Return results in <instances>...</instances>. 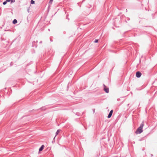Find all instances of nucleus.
Segmentation results:
<instances>
[{"label": "nucleus", "mask_w": 157, "mask_h": 157, "mask_svg": "<svg viewBox=\"0 0 157 157\" xmlns=\"http://www.w3.org/2000/svg\"><path fill=\"white\" fill-rule=\"evenodd\" d=\"M98 39H96L94 41V43H98Z\"/></svg>", "instance_id": "10"}, {"label": "nucleus", "mask_w": 157, "mask_h": 157, "mask_svg": "<svg viewBox=\"0 0 157 157\" xmlns=\"http://www.w3.org/2000/svg\"><path fill=\"white\" fill-rule=\"evenodd\" d=\"M141 73L140 71H137L136 73V76L137 78H140L141 75Z\"/></svg>", "instance_id": "3"}, {"label": "nucleus", "mask_w": 157, "mask_h": 157, "mask_svg": "<svg viewBox=\"0 0 157 157\" xmlns=\"http://www.w3.org/2000/svg\"><path fill=\"white\" fill-rule=\"evenodd\" d=\"M144 126V122L143 121L140 124V126L137 129L136 131V134L141 133L143 132L142 128Z\"/></svg>", "instance_id": "1"}, {"label": "nucleus", "mask_w": 157, "mask_h": 157, "mask_svg": "<svg viewBox=\"0 0 157 157\" xmlns=\"http://www.w3.org/2000/svg\"><path fill=\"white\" fill-rule=\"evenodd\" d=\"M129 105V104H128V105H128H128Z\"/></svg>", "instance_id": "18"}, {"label": "nucleus", "mask_w": 157, "mask_h": 157, "mask_svg": "<svg viewBox=\"0 0 157 157\" xmlns=\"http://www.w3.org/2000/svg\"><path fill=\"white\" fill-rule=\"evenodd\" d=\"M93 111L94 113V111H95V109H93Z\"/></svg>", "instance_id": "16"}, {"label": "nucleus", "mask_w": 157, "mask_h": 157, "mask_svg": "<svg viewBox=\"0 0 157 157\" xmlns=\"http://www.w3.org/2000/svg\"><path fill=\"white\" fill-rule=\"evenodd\" d=\"M44 145H42L41 147L39 149V151H41L44 148Z\"/></svg>", "instance_id": "5"}, {"label": "nucleus", "mask_w": 157, "mask_h": 157, "mask_svg": "<svg viewBox=\"0 0 157 157\" xmlns=\"http://www.w3.org/2000/svg\"><path fill=\"white\" fill-rule=\"evenodd\" d=\"M103 86H104V90L107 93H108L109 92V88L108 87H107L104 84H103Z\"/></svg>", "instance_id": "2"}, {"label": "nucleus", "mask_w": 157, "mask_h": 157, "mask_svg": "<svg viewBox=\"0 0 157 157\" xmlns=\"http://www.w3.org/2000/svg\"><path fill=\"white\" fill-rule=\"evenodd\" d=\"M53 0H50L49 3H52V2H53Z\"/></svg>", "instance_id": "13"}, {"label": "nucleus", "mask_w": 157, "mask_h": 157, "mask_svg": "<svg viewBox=\"0 0 157 157\" xmlns=\"http://www.w3.org/2000/svg\"><path fill=\"white\" fill-rule=\"evenodd\" d=\"M10 1H11V3L15 2V0H10Z\"/></svg>", "instance_id": "11"}, {"label": "nucleus", "mask_w": 157, "mask_h": 157, "mask_svg": "<svg viewBox=\"0 0 157 157\" xmlns=\"http://www.w3.org/2000/svg\"><path fill=\"white\" fill-rule=\"evenodd\" d=\"M56 136H55V137H54V138H53V141H52V142H53L54 141H55V137H56Z\"/></svg>", "instance_id": "14"}, {"label": "nucleus", "mask_w": 157, "mask_h": 157, "mask_svg": "<svg viewBox=\"0 0 157 157\" xmlns=\"http://www.w3.org/2000/svg\"><path fill=\"white\" fill-rule=\"evenodd\" d=\"M50 41H52V40H51V39H50Z\"/></svg>", "instance_id": "23"}, {"label": "nucleus", "mask_w": 157, "mask_h": 157, "mask_svg": "<svg viewBox=\"0 0 157 157\" xmlns=\"http://www.w3.org/2000/svg\"><path fill=\"white\" fill-rule=\"evenodd\" d=\"M42 42V41H41L40 42V43H41Z\"/></svg>", "instance_id": "17"}, {"label": "nucleus", "mask_w": 157, "mask_h": 157, "mask_svg": "<svg viewBox=\"0 0 157 157\" xmlns=\"http://www.w3.org/2000/svg\"><path fill=\"white\" fill-rule=\"evenodd\" d=\"M17 23V21L16 19H14L13 21V23L14 24H16V23Z\"/></svg>", "instance_id": "6"}, {"label": "nucleus", "mask_w": 157, "mask_h": 157, "mask_svg": "<svg viewBox=\"0 0 157 157\" xmlns=\"http://www.w3.org/2000/svg\"><path fill=\"white\" fill-rule=\"evenodd\" d=\"M60 131V130L58 129L57 132H56V135L55 136H56L57 135H58V134L59 133Z\"/></svg>", "instance_id": "7"}, {"label": "nucleus", "mask_w": 157, "mask_h": 157, "mask_svg": "<svg viewBox=\"0 0 157 157\" xmlns=\"http://www.w3.org/2000/svg\"><path fill=\"white\" fill-rule=\"evenodd\" d=\"M84 0H83V1H82V2H84Z\"/></svg>", "instance_id": "21"}, {"label": "nucleus", "mask_w": 157, "mask_h": 157, "mask_svg": "<svg viewBox=\"0 0 157 157\" xmlns=\"http://www.w3.org/2000/svg\"><path fill=\"white\" fill-rule=\"evenodd\" d=\"M7 3V2L5 1L3 2V5H5Z\"/></svg>", "instance_id": "12"}, {"label": "nucleus", "mask_w": 157, "mask_h": 157, "mask_svg": "<svg viewBox=\"0 0 157 157\" xmlns=\"http://www.w3.org/2000/svg\"><path fill=\"white\" fill-rule=\"evenodd\" d=\"M28 12H29V10H28Z\"/></svg>", "instance_id": "19"}, {"label": "nucleus", "mask_w": 157, "mask_h": 157, "mask_svg": "<svg viewBox=\"0 0 157 157\" xmlns=\"http://www.w3.org/2000/svg\"><path fill=\"white\" fill-rule=\"evenodd\" d=\"M40 109L42 110H45L46 109V108H45V106H44V107H42V108H40Z\"/></svg>", "instance_id": "9"}, {"label": "nucleus", "mask_w": 157, "mask_h": 157, "mask_svg": "<svg viewBox=\"0 0 157 157\" xmlns=\"http://www.w3.org/2000/svg\"><path fill=\"white\" fill-rule=\"evenodd\" d=\"M50 41H52V40H51V39H50Z\"/></svg>", "instance_id": "22"}, {"label": "nucleus", "mask_w": 157, "mask_h": 157, "mask_svg": "<svg viewBox=\"0 0 157 157\" xmlns=\"http://www.w3.org/2000/svg\"><path fill=\"white\" fill-rule=\"evenodd\" d=\"M10 1V0H6V1L7 2H9Z\"/></svg>", "instance_id": "15"}, {"label": "nucleus", "mask_w": 157, "mask_h": 157, "mask_svg": "<svg viewBox=\"0 0 157 157\" xmlns=\"http://www.w3.org/2000/svg\"><path fill=\"white\" fill-rule=\"evenodd\" d=\"M34 3H35L34 1L33 0H31V4H34Z\"/></svg>", "instance_id": "8"}, {"label": "nucleus", "mask_w": 157, "mask_h": 157, "mask_svg": "<svg viewBox=\"0 0 157 157\" xmlns=\"http://www.w3.org/2000/svg\"><path fill=\"white\" fill-rule=\"evenodd\" d=\"M113 112V110H112L110 111L107 117L108 118H110V117H111L112 115Z\"/></svg>", "instance_id": "4"}, {"label": "nucleus", "mask_w": 157, "mask_h": 157, "mask_svg": "<svg viewBox=\"0 0 157 157\" xmlns=\"http://www.w3.org/2000/svg\"><path fill=\"white\" fill-rule=\"evenodd\" d=\"M48 30H49V31H50V29H48Z\"/></svg>", "instance_id": "20"}]
</instances>
